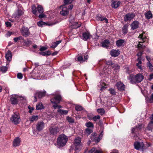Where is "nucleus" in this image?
Masks as SVG:
<instances>
[{"instance_id": "423d86ee", "label": "nucleus", "mask_w": 153, "mask_h": 153, "mask_svg": "<svg viewBox=\"0 0 153 153\" xmlns=\"http://www.w3.org/2000/svg\"><path fill=\"white\" fill-rule=\"evenodd\" d=\"M61 98L60 95H55L54 97L51 99V101L52 103H59L61 100Z\"/></svg>"}, {"instance_id": "49530a36", "label": "nucleus", "mask_w": 153, "mask_h": 153, "mask_svg": "<svg viewBox=\"0 0 153 153\" xmlns=\"http://www.w3.org/2000/svg\"><path fill=\"white\" fill-rule=\"evenodd\" d=\"M67 120L70 123H74V120L71 117H67Z\"/></svg>"}, {"instance_id": "338daca9", "label": "nucleus", "mask_w": 153, "mask_h": 153, "mask_svg": "<svg viewBox=\"0 0 153 153\" xmlns=\"http://www.w3.org/2000/svg\"><path fill=\"white\" fill-rule=\"evenodd\" d=\"M153 79V74H151L149 76V77L148 78V80L149 81Z\"/></svg>"}, {"instance_id": "aec40b11", "label": "nucleus", "mask_w": 153, "mask_h": 153, "mask_svg": "<svg viewBox=\"0 0 153 153\" xmlns=\"http://www.w3.org/2000/svg\"><path fill=\"white\" fill-rule=\"evenodd\" d=\"M12 54L10 51L8 50L7 53L6 54L5 57L8 61H10L12 59Z\"/></svg>"}, {"instance_id": "4be33fe9", "label": "nucleus", "mask_w": 153, "mask_h": 153, "mask_svg": "<svg viewBox=\"0 0 153 153\" xmlns=\"http://www.w3.org/2000/svg\"><path fill=\"white\" fill-rule=\"evenodd\" d=\"M23 12L21 9H18L17 12L14 14V16L16 18H18L20 16L23 14Z\"/></svg>"}, {"instance_id": "69168bd1", "label": "nucleus", "mask_w": 153, "mask_h": 153, "mask_svg": "<svg viewBox=\"0 0 153 153\" xmlns=\"http://www.w3.org/2000/svg\"><path fill=\"white\" fill-rule=\"evenodd\" d=\"M47 49V48L45 47H41L39 49V50L41 51H43L46 50Z\"/></svg>"}, {"instance_id": "5fc2aeb1", "label": "nucleus", "mask_w": 153, "mask_h": 153, "mask_svg": "<svg viewBox=\"0 0 153 153\" xmlns=\"http://www.w3.org/2000/svg\"><path fill=\"white\" fill-rule=\"evenodd\" d=\"M28 108L29 109V111H28L29 112V113H31V112H32V111L33 110H34V108L33 107H31H31L30 105H29L28 106Z\"/></svg>"}, {"instance_id": "4c0bfd02", "label": "nucleus", "mask_w": 153, "mask_h": 153, "mask_svg": "<svg viewBox=\"0 0 153 153\" xmlns=\"http://www.w3.org/2000/svg\"><path fill=\"white\" fill-rule=\"evenodd\" d=\"M36 109L40 110L43 108V106L42 103H39L36 105Z\"/></svg>"}, {"instance_id": "7c9ffc66", "label": "nucleus", "mask_w": 153, "mask_h": 153, "mask_svg": "<svg viewBox=\"0 0 153 153\" xmlns=\"http://www.w3.org/2000/svg\"><path fill=\"white\" fill-rule=\"evenodd\" d=\"M85 125L88 128H93L94 126L93 124L91 122L86 123Z\"/></svg>"}, {"instance_id": "c03bdc74", "label": "nucleus", "mask_w": 153, "mask_h": 153, "mask_svg": "<svg viewBox=\"0 0 153 153\" xmlns=\"http://www.w3.org/2000/svg\"><path fill=\"white\" fill-rule=\"evenodd\" d=\"M23 39L22 37L21 36H19L17 37H15L14 38V40L15 42H17L18 40L22 39Z\"/></svg>"}, {"instance_id": "cd10ccee", "label": "nucleus", "mask_w": 153, "mask_h": 153, "mask_svg": "<svg viewBox=\"0 0 153 153\" xmlns=\"http://www.w3.org/2000/svg\"><path fill=\"white\" fill-rule=\"evenodd\" d=\"M81 26L80 23H78L77 22H75L72 25V28L74 29H76L79 27Z\"/></svg>"}, {"instance_id": "9b49d317", "label": "nucleus", "mask_w": 153, "mask_h": 153, "mask_svg": "<svg viewBox=\"0 0 153 153\" xmlns=\"http://www.w3.org/2000/svg\"><path fill=\"white\" fill-rule=\"evenodd\" d=\"M64 6H64V7H62V10L60 12V13L62 16H66L68 14L69 11L68 10L67 8Z\"/></svg>"}, {"instance_id": "f257e3e1", "label": "nucleus", "mask_w": 153, "mask_h": 153, "mask_svg": "<svg viewBox=\"0 0 153 153\" xmlns=\"http://www.w3.org/2000/svg\"><path fill=\"white\" fill-rule=\"evenodd\" d=\"M144 78V76L141 74L139 73L136 75L131 74L128 77L132 84L141 82Z\"/></svg>"}, {"instance_id": "ea45409f", "label": "nucleus", "mask_w": 153, "mask_h": 153, "mask_svg": "<svg viewBox=\"0 0 153 153\" xmlns=\"http://www.w3.org/2000/svg\"><path fill=\"white\" fill-rule=\"evenodd\" d=\"M98 19L99 20H100L101 21H102L103 20H105V22L106 23H108V19L105 17H98Z\"/></svg>"}, {"instance_id": "f3484780", "label": "nucleus", "mask_w": 153, "mask_h": 153, "mask_svg": "<svg viewBox=\"0 0 153 153\" xmlns=\"http://www.w3.org/2000/svg\"><path fill=\"white\" fill-rule=\"evenodd\" d=\"M120 1H113L111 4V7L114 9H116L120 6Z\"/></svg>"}, {"instance_id": "052dcab7", "label": "nucleus", "mask_w": 153, "mask_h": 153, "mask_svg": "<svg viewBox=\"0 0 153 153\" xmlns=\"http://www.w3.org/2000/svg\"><path fill=\"white\" fill-rule=\"evenodd\" d=\"M77 60L78 61L81 62L83 60V58L82 56H80L78 57Z\"/></svg>"}, {"instance_id": "c9c22d12", "label": "nucleus", "mask_w": 153, "mask_h": 153, "mask_svg": "<svg viewBox=\"0 0 153 153\" xmlns=\"http://www.w3.org/2000/svg\"><path fill=\"white\" fill-rule=\"evenodd\" d=\"M7 68L6 66H1L0 67V70L3 73L5 72L7 70Z\"/></svg>"}, {"instance_id": "bf43d9fd", "label": "nucleus", "mask_w": 153, "mask_h": 153, "mask_svg": "<svg viewBox=\"0 0 153 153\" xmlns=\"http://www.w3.org/2000/svg\"><path fill=\"white\" fill-rule=\"evenodd\" d=\"M113 68L115 69L118 70L120 68V66L117 64H115L113 67Z\"/></svg>"}, {"instance_id": "4468645a", "label": "nucleus", "mask_w": 153, "mask_h": 153, "mask_svg": "<svg viewBox=\"0 0 153 153\" xmlns=\"http://www.w3.org/2000/svg\"><path fill=\"white\" fill-rule=\"evenodd\" d=\"M139 25V22L138 21H134L131 25V29L133 30L136 29L138 27Z\"/></svg>"}, {"instance_id": "b1692460", "label": "nucleus", "mask_w": 153, "mask_h": 153, "mask_svg": "<svg viewBox=\"0 0 153 153\" xmlns=\"http://www.w3.org/2000/svg\"><path fill=\"white\" fill-rule=\"evenodd\" d=\"M128 25L126 24L123 27L122 29L123 31V33L126 34L128 32Z\"/></svg>"}, {"instance_id": "a19ab883", "label": "nucleus", "mask_w": 153, "mask_h": 153, "mask_svg": "<svg viewBox=\"0 0 153 153\" xmlns=\"http://www.w3.org/2000/svg\"><path fill=\"white\" fill-rule=\"evenodd\" d=\"M38 119V116H35L34 115H33L30 119V121L33 122L35 120H37Z\"/></svg>"}, {"instance_id": "603ef678", "label": "nucleus", "mask_w": 153, "mask_h": 153, "mask_svg": "<svg viewBox=\"0 0 153 153\" xmlns=\"http://www.w3.org/2000/svg\"><path fill=\"white\" fill-rule=\"evenodd\" d=\"M137 127V129L139 130H140L142 128V125L141 124H138V125L136 126Z\"/></svg>"}, {"instance_id": "a18cd8bd", "label": "nucleus", "mask_w": 153, "mask_h": 153, "mask_svg": "<svg viewBox=\"0 0 153 153\" xmlns=\"http://www.w3.org/2000/svg\"><path fill=\"white\" fill-rule=\"evenodd\" d=\"M100 117L99 115H98L96 116H95L92 118V120L94 121H96L100 119Z\"/></svg>"}, {"instance_id": "f704fd0d", "label": "nucleus", "mask_w": 153, "mask_h": 153, "mask_svg": "<svg viewBox=\"0 0 153 153\" xmlns=\"http://www.w3.org/2000/svg\"><path fill=\"white\" fill-rule=\"evenodd\" d=\"M32 12L33 14H36L37 12V9L35 5H33L32 7Z\"/></svg>"}, {"instance_id": "6ab92c4d", "label": "nucleus", "mask_w": 153, "mask_h": 153, "mask_svg": "<svg viewBox=\"0 0 153 153\" xmlns=\"http://www.w3.org/2000/svg\"><path fill=\"white\" fill-rule=\"evenodd\" d=\"M125 42V40L123 39H119L116 42V44L118 47L123 46H124V43Z\"/></svg>"}, {"instance_id": "680f3d73", "label": "nucleus", "mask_w": 153, "mask_h": 153, "mask_svg": "<svg viewBox=\"0 0 153 153\" xmlns=\"http://www.w3.org/2000/svg\"><path fill=\"white\" fill-rule=\"evenodd\" d=\"M7 27H10L11 26V24L10 22H6L5 23Z\"/></svg>"}, {"instance_id": "dca6fc26", "label": "nucleus", "mask_w": 153, "mask_h": 153, "mask_svg": "<svg viewBox=\"0 0 153 153\" xmlns=\"http://www.w3.org/2000/svg\"><path fill=\"white\" fill-rule=\"evenodd\" d=\"M44 123L42 122H40L38 123L36 125L37 130L39 131L42 130L44 127Z\"/></svg>"}, {"instance_id": "7ed1b4c3", "label": "nucleus", "mask_w": 153, "mask_h": 153, "mask_svg": "<svg viewBox=\"0 0 153 153\" xmlns=\"http://www.w3.org/2000/svg\"><path fill=\"white\" fill-rule=\"evenodd\" d=\"M10 120L15 124H19L21 121L19 113L17 112L14 113L12 115L10 118Z\"/></svg>"}, {"instance_id": "58836bf2", "label": "nucleus", "mask_w": 153, "mask_h": 153, "mask_svg": "<svg viewBox=\"0 0 153 153\" xmlns=\"http://www.w3.org/2000/svg\"><path fill=\"white\" fill-rule=\"evenodd\" d=\"M37 25L39 27H42L44 25H47V24L43 21H39L37 22Z\"/></svg>"}, {"instance_id": "c756f323", "label": "nucleus", "mask_w": 153, "mask_h": 153, "mask_svg": "<svg viewBox=\"0 0 153 153\" xmlns=\"http://www.w3.org/2000/svg\"><path fill=\"white\" fill-rule=\"evenodd\" d=\"M97 111L101 115H102L105 113V111L103 108L98 109L97 110Z\"/></svg>"}, {"instance_id": "09e8293b", "label": "nucleus", "mask_w": 153, "mask_h": 153, "mask_svg": "<svg viewBox=\"0 0 153 153\" xmlns=\"http://www.w3.org/2000/svg\"><path fill=\"white\" fill-rule=\"evenodd\" d=\"M75 109L77 111H80L83 110V108L80 106L77 105L75 107Z\"/></svg>"}, {"instance_id": "a878e982", "label": "nucleus", "mask_w": 153, "mask_h": 153, "mask_svg": "<svg viewBox=\"0 0 153 153\" xmlns=\"http://www.w3.org/2000/svg\"><path fill=\"white\" fill-rule=\"evenodd\" d=\"M83 39L86 40L90 38V34L89 33H84L82 34Z\"/></svg>"}, {"instance_id": "473e14b6", "label": "nucleus", "mask_w": 153, "mask_h": 153, "mask_svg": "<svg viewBox=\"0 0 153 153\" xmlns=\"http://www.w3.org/2000/svg\"><path fill=\"white\" fill-rule=\"evenodd\" d=\"M146 99L147 101L149 102L153 103V93L149 98L148 97L146 98Z\"/></svg>"}, {"instance_id": "0e129e2a", "label": "nucleus", "mask_w": 153, "mask_h": 153, "mask_svg": "<svg viewBox=\"0 0 153 153\" xmlns=\"http://www.w3.org/2000/svg\"><path fill=\"white\" fill-rule=\"evenodd\" d=\"M41 14H40L39 16V17L40 19H42L44 18L45 16V15L43 14V13H41Z\"/></svg>"}, {"instance_id": "393cba45", "label": "nucleus", "mask_w": 153, "mask_h": 153, "mask_svg": "<svg viewBox=\"0 0 153 153\" xmlns=\"http://www.w3.org/2000/svg\"><path fill=\"white\" fill-rule=\"evenodd\" d=\"M39 54L43 56H48L51 55V53L50 51H48L45 52H41L39 53Z\"/></svg>"}, {"instance_id": "5701e85b", "label": "nucleus", "mask_w": 153, "mask_h": 153, "mask_svg": "<svg viewBox=\"0 0 153 153\" xmlns=\"http://www.w3.org/2000/svg\"><path fill=\"white\" fill-rule=\"evenodd\" d=\"M146 18L147 19H149L152 17V14L150 10L147 13H145Z\"/></svg>"}, {"instance_id": "774afa93", "label": "nucleus", "mask_w": 153, "mask_h": 153, "mask_svg": "<svg viewBox=\"0 0 153 153\" xmlns=\"http://www.w3.org/2000/svg\"><path fill=\"white\" fill-rule=\"evenodd\" d=\"M61 42V40H59L58 41H56V42H54L53 44H55L57 46Z\"/></svg>"}, {"instance_id": "412c9836", "label": "nucleus", "mask_w": 153, "mask_h": 153, "mask_svg": "<svg viewBox=\"0 0 153 153\" xmlns=\"http://www.w3.org/2000/svg\"><path fill=\"white\" fill-rule=\"evenodd\" d=\"M118 50H112L110 51V54L112 56L116 57L118 56L120 53L118 52Z\"/></svg>"}, {"instance_id": "bb28decb", "label": "nucleus", "mask_w": 153, "mask_h": 153, "mask_svg": "<svg viewBox=\"0 0 153 153\" xmlns=\"http://www.w3.org/2000/svg\"><path fill=\"white\" fill-rule=\"evenodd\" d=\"M110 42L108 40H105L102 43V46L104 47L107 48L108 46V45L110 44Z\"/></svg>"}, {"instance_id": "37998d69", "label": "nucleus", "mask_w": 153, "mask_h": 153, "mask_svg": "<svg viewBox=\"0 0 153 153\" xmlns=\"http://www.w3.org/2000/svg\"><path fill=\"white\" fill-rule=\"evenodd\" d=\"M137 127L136 126L135 127L132 128L131 129V133L132 134L135 133L137 132L139 130L137 129Z\"/></svg>"}, {"instance_id": "a211bd4d", "label": "nucleus", "mask_w": 153, "mask_h": 153, "mask_svg": "<svg viewBox=\"0 0 153 153\" xmlns=\"http://www.w3.org/2000/svg\"><path fill=\"white\" fill-rule=\"evenodd\" d=\"M46 92L45 91H39L36 93V95L39 98H41L42 97L45 96V95Z\"/></svg>"}, {"instance_id": "20e7f679", "label": "nucleus", "mask_w": 153, "mask_h": 153, "mask_svg": "<svg viewBox=\"0 0 153 153\" xmlns=\"http://www.w3.org/2000/svg\"><path fill=\"white\" fill-rule=\"evenodd\" d=\"M24 98L22 97L19 96L17 95H13L11 96L10 101L11 103L13 105H15L17 104L18 102V100L19 98Z\"/></svg>"}, {"instance_id": "e2e57ef3", "label": "nucleus", "mask_w": 153, "mask_h": 153, "mask_svg": "<svg viewBox=\"0 0 153 153\" xmlns=\"http://www.w3.org/2000/svg\"><path fill=\"white\" fill-rule=\"evenodd\" d=\"M126 73L130 74L131 73V71L130 70L128 67H126Z\"/></svg>"}, {"instance_id": "864d4df0", "label": "nucleus", "mask_w": 153, "mask_h": 153, "mask_svg": "<svg viewBox=\"0 0 153 153\" xmlns=\"http://www.w3.org/2000/svg\"><path fill=\"white\" fill-rule=\"evenodd\" d=\"M106 64L107 65H111L114 64L113 63L112 61L111 60L106 61Z\"/></svg>"}, {"instance_id": "13d9d810", "label": "nucleus", "mask_w": 153, "mask_h": 153, "mask_svg": "<svg viewBox=\"0 0 153 153\" xmlns=\"http://www.w3.org/2000/svg\"><path fill=\"white\" fill-rule=\"evenodd\" d=\"M96 149L95 148L93 147L91 149L88 151V153H92L96 151Z\"/></svg>"}, {"instance_id": "c85d7f7f", "label": "nucleus", "mask_w": 153, "mask_h": 153, "mask_svg": "<svg viewBox=\"0 0 153 153\" xmlns=\"http://www.w3.org/2000/svg\"><path fill=\"white\" fill-rule=\"evenodd\" d=\"M37 11L39 13H43L44 12V9L42 6L38 5L37 7Z\"/></svg>"}, {"instance_id": "2eb2a0df", "label": "nucleus", "mask_w": 153, "mask_h": 153, "mask_svg": "<svg viewBox=\"0 0 153 153\" xmlns=\"http://www.w3.org/2000/svg\"><path fill=\"white\" fill-rule=\"evenodd\" d=\"M21 140L19 137H16L13 142V146L14 147L19 146L20 145Z\"/></svg>"}, {"instance_id": "4d7b16f0", "label": "nucleus", "mask_w": 153, "mask_h": 153, "mask_svg": "<svg viewBox=\"0 0 153 153\" xmlns=\"http://www.w3.org/2000/svg\"><path fill=\"white\" fill-rule=\"evenodd\" d=\"M17 77L19 79H22L23 77L21 73H18L17 74Z\"/></svg>"}, {"instance_id": "0eeeda50", "label": "nucleus", "mask_w": 153, "mask_h": 153, "mask_svg": "<svg viewBox=\"0 0 153 153\" xmlns=\"http://www.w3.org/2000/svg\"><path fill=\"white\" fill-rule=\"evenodd\" d=\"M21 32L22 35L26 37L29 36L30 32L28 28L23 27L21 28Z\"/></svg>"}, {"instance_id": "f8f14e48", "label": "nucleus", "mask_w": 153, "mask_h": 153, "mask_svg": "<svg viewBox=\"0 0 153 153\" xmlns=\"http://www.w3.org/2000/svg\"><path fill=\"white\" fill-rule=\"evenodd\" d=\"M118 89L120 91H122L125 90V85L120 82H117L116 84Z\"/></svg>"}, {"instance_id": "e433bc0d", "label": "nucleus", "mask_w": 153, "mask_h": 153, "mask_svg": "<svg viewBox=\"0 0 153 153\" xmlns=\"http://www.w3.org/2000/svg\"><path fill=\"white\" fill-rule=\"evenodd\" d=\"M147 65L151 71H153V66L150 62H147Z\"/></svg>"}, {"instance_id": "1a4fd4ad", "label": "nucleus", "mask_w": 153, "mask_h": 153, "mask_svg": "<svg viewBox=\"0 0 153 153\" xmlns=\"http://www.w3.org/2000/svg\"><path fill=\"white\" fill-rule=\"evenodd\" d=\"M134 148L137 150H140L143 149L144 146V144L143 142L141 143L139 142H135L134 144Z\"/></svg>"}, {"instance_id": "de8ad7c7", "label": "nucleus", "mask_w": 153, "mask_h": 153, "mask_svg": "<svg viewBox=\"0 0 153 153\" xmlns=\"http://www.w3.org/2000/svg\"><path fill=\"white\" fill-rule=\"evenodd\" d=\"M138 37L141 39L143 41V42H144L145 41L144 40L146 38V36H143V34H140Z\"/></svg>"}, {"instance_id": "72a5a7b5", "label": "nucleus", "mask_w": 153, "mask_h": 153, "mask_svg": "<svg viewBox=\"0 0 153 153\" xmlns=\"http://www.w3.org/2000/svg\"><path fill=\"white\" fill-rule=\"evenodd\" d=\"M23 41L26 46H28L29 45L31 44L32 43V41L28 39H27V40L23 39Z\"/></svg>"}, {"instance_id": "8fccbe9b", "label": "nucleus", "mask_w": 153, "mask_h": 153, "mask_svg": "<svg viewBox=\"0 0 153 153\" xmlns=\"http://www.w3.org/2000/svg\"><path fill=\"white\" fill-rule=\"evenodd\" d=\"M109 91H110V93L114 95L116 94V92L114 89L112 88H110L109 89Z\"/></svg>"}, {"instance_id": "9d476101", "label": "nucleus", "mask_w": 153, "mask_h": 153, "mask_svg": "<svg viewBox=\"0 0 153 153\" xmlns=\"http://www.w3.org/2000/svg\"><path fill=\"white\" fill-rule=\"evenodd\" d=\"M135 16V15L133 13H128L126 14L124 17L125 22L131 21Z\"/></svg>"}, {"instance_id": "2f4dec72", "label": "nucleus", "mask_w": 153, "mask_h": 153, "mask_svg": "<svg viewBox=\"0 0 153 153\" xmlns=\"http://www.w3.org/2000/svg\"><path fill=\"white\" fill-rule=\"evenodd\" d=\"M58 112L61 114H66L68 113V111L67 110H63L62 109H58Z\"/></svg>"}, {"instance_id": "3c124183", "label": "nucleus", "mask_w": 153, "mask_h": 153, "mask_svg": "<svg viewBox=\"0 0 153 153\" xmlns=\"http://www.w3.org/2000/svg\"><path fill=\"white\" fill-rule=\"evenodd\" d=\"M73 0H65L64 3L65 4L71 3Z\"/></svg>"}, {"instance_id": "6e6552de", "label": "nucleus", "mask_w": 153, "mask_h": 153, "mask_svg": "<svg viewBox=\"0 0 153 153\" xmlns=\"http://www.w3.org/2000/svg\"><path fill=\"white\" fill-rule=\"evenodd\" d=\"M81 142V139L80 137H77L75 138L74 140V144L75 146V150H79L77 146L80 145Z\"/></svg>"}, {"instance_id": "39448f33", "label": "nucleus", "mask_w": 153, "mask_h": 153, "mask_svg": "<svg viewBox=\"0 0 153 153\" xmlns=\"http://www.w3.org/2000/svg\"><path fill=\"white\" fill-rule=\"evenodd\" d=\"M49 131L51 134L55 135L59 132V129L58 127L52 126L49 128Z\"/></svg>"}, {"instance_id": "79ce46f5", "label": "nucleus", "mask_w": 153, "mask_h": 153, "mask_svg": "<svg viewBox=\"0 0 153 153\" xmlns=\"http://www.w3.org/2000/svg\"><path fill=\"white\" fill-rule=\"evenodd\" d=\"M85 132L86 134L87 135H88L93 132V130L92 129L87 128L85 129Z\"/></svg>"}, {"instance_id": "ddd939ff", "label": "nucleus", "mask_w": 153, "mask_h": 153, "mask_svg": "<svg viewBox=\"0 0 153 153\" xmlns=\"http://www.w3.org/2000/svg\"><path fill=\"white\" fill-rule=\"evenodd\" d=\"M91 141H94L95 142L97 143L99 142L100 140V139L99 138H98V137H97V135L95 133H93L91 134Z\"/></svg>"}, {"instance_id": "6e6d98bb", "label": "nucleus", "mask_w": 153, "mask_h": 153, "mask_svg": "<svg viewBox=\"0 0 153 153\" xmlns=\"http://www.w3.org/2000/svg\"><path fill=\"white\" fill-rule=\"evenodd\" d=\"M136 66L138 68L141 70H143L144 69V67H142L140 65L136 64Z\"/></svg>"}, {"instance_id": "f03ea898", "label": "nucleus", "mask_w": 153, "mask_h": 153, "mask_svg": "<svg viewBox=\"0 0 153 153\" xmlns=\"http://www.w3.org/2000/svg\"><path fill=\"white\" fill-rule=\"evenodd\" d=\"M68 138L64 134L60 135L57 139V144L59 147H62L66 144Z\"/></svg>"}]
</instances>
